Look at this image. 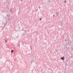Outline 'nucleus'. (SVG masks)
Listing matches in <instances>:
<instances>
[{
    "mask_svg": "<svg viewBox=\"0 0 73 73\" xmlns=\"http://www.w3.org/2000/svg\"><path fill=\"white\" fill-rule=\"evenodd\" d=\"M61 59L63 60H64V57H63V58H61Z\"/></svg>",
    "mask_w": 73,
    "mask_h": 73,
    "instance_id": "1",
    "label": "nucleus"
},
{
    "mask_svg": "<svg viewBox=\"0 0 73 73\" xmlns=\"http://www.w3.org/2000/svg\"><path fill=\"white\" fill-rule=\"evenodd\" d=\"M13 50H11V52H13Z\"/></svg>",
    "mask_w": 73,
    "mask_h": 73,
    "instance_id": "2",
    "label": "nucleus"
},
{
    "mask_svg": "<svg viewBox=\"0 0 73 73\" xmlns=\"http://www.w3.org/2000/svg\"><path fill=\"white\" fill-rule=\"evenodd\" d=\"M40 20H41V18H40L39 19Z\"/></svg>",
    "mask_w": 73,
    "mask_h": 73,
    "instance_id": "3",
    "label": "nucleus"
},
{
    "mask_svg": "<svg viewBox=\"0 0 73 73\" xmlns=\"http://www.w3.org/2000/svg\"><path fill=\"white\" fill-rule=\"evenodd\" d=\"M56 14L57 15H58V13H56Z\"/></svg>",
    "mask_w": 73,
    "mask_h": 73,
    "instance_id": "4",
    "label": "nucleus"
},
{
    "mask_svg": "<svg viewBox=\"0 0 73 73\" xmlns=\"http://www.w3.org/2000/svg\"><path fill=\"white\" fill-rule=\"evenodd\" d=\"M5 42H7V40H5Z\"/></svg>",
    "mask_w": 73,
    "mask_h": 73,
    "instance_id": "5",
    "label": "nucleus"
},
{
    "mask_svg": "<svg viewBox=\"0 0 73 73\" xmlns=\"http://www.w3.org/2000/svg\"><path fill=\"white\" fill-rule=\"evenodd\" d=\"M66 1H65V2H66Z\"/></svg>",
    "mask_w": 73,
    "mask_h": 73,
    "instance_id": "6",
    "label": "nucleus"
}]
</instances>
